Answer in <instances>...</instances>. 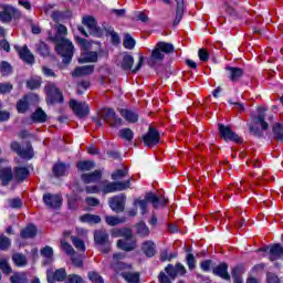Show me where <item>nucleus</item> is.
Masks as SVG:
<instances>
[{
    "mask_svg": "<svg viewBox=\"0 0 283 283\" xmlns=\"http://www.w3.org/2000/svg\"><path fill=\"white\" fill-rule=\"evenodd\" d=\"M11 149L20 156V158H25L30 160L34 156V150L32 149V144L28 143L25 147H21V144L18 142L11 143Z\"/></svg>",
    "mask_w": 283,
    "mask_h": 283,
    "instance_id": "obj_12",
    "label": "nucleus"
},
{
    "mask_svg": "<svg viewBox=\"0 0 283 283\" xmlns=\"http://www.w3.org/2000/svg\"><path fill=\"white\" fill-rule=\"evenodd\" d=\"M213 275L218 277H222V280H231V275L229 274V264L220 263L212 270Z\"/></svg>",
    "mask_w": 283,
    "mask_h": 283,
    "instance_id": "obj_23",
    "label": "nucleus"
},
{
    "mask_svg": "<svg viewBox=\"0 0 283 283\" xmlns=\"http://www.w3.org/2000/svg\"><path fill=\"white\" fill-rule=\"evenodd\" d=\"M124 48L126 50H134L136 48V40L129 35V33L124 36Z\"/></svg>",
    "mask_w": 283,
    "mask_h": 283,
    "instance_id": "obj_47",
    "label": "nucleus"
},
{
    "mask_svg": "<svg viewBox=\"0 0 283 283\" xmlns=\"http://www.w3.org/2000/svg\"><path fill=\"white\" fill-rule=\"evenodd\" d=\"M120 138H124V140L132 142L134 140V132L129 128H123L119 130Z\"/></svg>",
    "mask_w": 283,
    "mask_h": 283,
    "instance_id": "obj_51",
    "label": "nucleus"
},
{
    "mask_svg": "<svg viewBox=\"0 0 283 283\" xmlns=\"http://www.w3.org/2000/svg\"><path fill=\"white\" fill-rule=\"evenodd\" d=\"M81 178H82L83 182H85V185H90L92 182H98V180H101V178H103V171L95 170L91 174H83Z\"/></svg>",
    "mask_w": 283,
    "mask_h": 283,
    "instance_id": "obj_24",
    "label": "nucleus"
},
{
    "mask_svg": "<svg viewBox=\"0 0 283 283\" xmlns=\"http://www.w3.org/2000/svg\"><path fill=\"white\" fill-rule=\"evenodd\" d=\"M137 234H139L140 238H147L149 235V228L145 222L137 223Z\"/></svg>",
    "mask_w": 283,
    "mask_h": 283,
    "instance_id": "obj_44",
    "label": "nucleus"
},
{
    "mask_svg": "<svg viewBox=\"0 0 283 283\" xmlns=\"http://www.w3.org/2000/svg\"><path fill=\"white\" fill-rule=\"evenodd\" d=\"M43 202L49 209H61L63 205V197L61 195L45 193L43 196Z\"/></svg>",
    "mask_w": 283,
    "mask_h": 283,
    "instance_id": "obj_17",
    "label": "nucleus"
},
{
    "mask_svg": "<svg viewBox=\"0 0 283 283\" xmlns=\"http://www.w3.org/2000/svg\"><path fill=\"white\" fill-rule=\"evenodd\" d=\"M266 282L268 283H280V279L277 277V275H275L273 273H268Z\"/></svg>",
    "mask_w": 283,
    "mask_h": 283,
    "instance_id": "obj_64",
    "label": "nucleus"
},
{
    "mask_svg": "<svg viewBox=\"0 0 283 283\" xmlns=\"http://www.w3.org/2000/svg\"><path fill=\"white\" fill-rule=\"evenodd\" d=\"M273 135L275 140L283 143V125L280 123L274 124L273 126Z\"/></svg>",
    "mask_w": 283,
    "mask_h": 283,
    "instance_id": "obj_41",
    "label": "nucleus"
},
{
    "mask_svg": "<svg viewBox=\"0 0 283 283\" xmlns=\"http://www.w3.org/2000/svg\"><path fill=\"white\" fill-rule=\"evenodd\" d=\"M94 240L102 253H109V234L105 230H96Z\"/></svg>",
    "mask_w": 283,
    "mask_h": 283,
    "instance_id": "obj_7",
    "label": "nucleus"
},
{
    "mask_svg": "<svg viewBox=\"0 0 283 283\" xmlns=\"http://www.w3.org/2000/svg\"><path fill=\"white\" fill-rule=\"evenodd\" d=\"M117 247L120 251H134V249H136V241H134V239H119L117 241Z\"/></svg>",
    "mask_w": 283,
    "mask_h": 283,
    "instance_id": "obj_25",
    "label": "nucleus"
},
{
    "mask_svg": "<svg viewBox=\"0 0 283 283\" xmlns=\"http://www.w3.org/2000/svg\"><path fill=\"white\" fill-rule=\"evenodd\" d=\"M65 34H67V28L63 24H59L57 33L54 38V41L56 42L55 50L57 54H61L63 57V63L67 65L74 56V44H72V41L63 38Z\"/></svg>",
    "mask_w": 283,
    "mask_h": 283,
    "instance_id": "obj_1",
    "label": "nucleus"
},
{
    "mask_svg": "<svg viewBox=\"0 0 283 283\" xmlns=\"http://www.w3.org/2000/svg\"><path fill=\"white\" fill-rule=\"evenodd\" d=\"M133 66H134V56L129 54L124 55L120 67L127 71V70H132Z\"/></svg>",
    "mask_w": 283,
    "mask_h": 283,
    "instance_id": "obj_42",
    "label": "nucleus"
},
{
    "mask_svg": "<svg viewBox=\"0 0 283 283\" xmlns=\"http://www.w3.org/2000/svg\"><path fill=\"white\" fill-rule=\"evenodd\" d=\"M12 261L14 262L15 266H27L28 264V259L25 255L21 253H15L12 255Z\"/></svg>",
    "mask_w": 283,
    "mask_h": 283,
    "instance_id": "obj_40",
    "label": "nucleus"
},
{
    "mask_svg": "<svg viewBox=\"0 0 283 283\" xmlns=\"http://www.w3.org/2000/svg\"><path fill=\"white\" fill-rule=\"evenodd\" d=\"M227 70L229 72V78L230 81H232V83H235V81H240V78H242V75L244 74V71H242V69L240 67L229 66L227 67Z\"/></svg>",
    "mask_w": 283,
    "mask_h": 283,
    "instance_id": "obj_32",
    "label": "nucleus"
},
{
    "mask_svg": "<svg viewBox=\"0 0 283 283\" xmlns=\"http://www.w3.org/2000/svg\"><path fill=\"white\" fill-rule=\"evenodd\" d=\"M143 140L146 147H155V145L160 143V134L156 128L149 127L147 134L144 135Z\"/></svg>",
    "mask_w": 283,
    "mask_h": 283,
    "instance_id": "obj_16",
    "label": "nucleus"
},
{
    "mask_svg": "<svg viewBox=\"0 0 283 283\" xmlns=\"http://www.w3.org/2000/svg\"><path fill=\"white\" fill-rule=\"evenodd\" d=\"M70 107L78 118H85L90 114V106L85 102H77L75 99L70 101Z\"/></svg>",
    "mask_w": 283,
    "mask_h": 283,
    "instance_id": "obj_15",
    "label": "nucleus"
},
{
    "mask_svg": "<svg viewBox=\"0 0 283 283\" xmlns=\"http://www.w3.org/2000/svg\"><path fill=\"white\" fill-rule=\"evenodd\" d=\"M0 269L4 275H10V273H12V268L8 264V260L6 259H0Z\"/></svg>",
    "mask_w": 283,
    "mask_h": 283,
    "instance_id": "obj_54",
    "label": "nucleus"
},
{
    "mask_svg": "<svg viewBox=\"0 0 283 283\" xmlns=\"http://www.w3.org/2000/svg\"><path fill=\"white\" fill-rule=\"evenodd\" d=\"M186 262L189 271H193V269H196V256L193 254L188 253L186 255Z\"/></svg>",
    "mask_w": 283,
    "mask_h": 283,
    "instance_id": "obj_56",
    "label": "nucleus"
},
{
    "mask_svg": "<svg viewBox=\"0 0 283 283\" xmlns=\"http://www.w3.org/2000/svg\"><path fill=\"white\" fill-rule=\"evenodd\" d=\"M27 87H29V90H39V87H41V77H31L27 82Z\"/></svg>",
    "mask_w": 283,
    "mask_h": 283,
    "instance_id": "obj_49",
    "label": "nucleus"
},
{
    "mask_svg": "<svg viewBox=\"0 0 283 283\" xmlns=\"http://www.w3.org/2000/svg\"><path fill=\"white\" fill-rule=\"evenodd\" d=\"M10 244H12V241L8 237L1 234L0 235V251H8V249H10Z\"/></svg>",
    "mask_w": 283,
    "mask_h": 283,
    "instance_id": "obj_52",
    "label": "nucleus"
},
{
    "mask_svg": "<svg viewBox=\"0 0 283 283\" xmlns=\"http://www.w3.org/2000/svg\"><path fill=\"white\" fill-rule=\"evenodd\" d=\"M82 23L87 27L90 34H93V36L101 38L105 34V31L96 25L94 17H84Z\"/></svg>",
    "mask_w": 283,
    "mask_h": 283,
    "instance_id": "obj_14",
    "label": "nucleus"
},
{
    "mask_svg": "<svg viewBox=\"0 0 283 283\" xmlns=\"http://www.w3.org/2000/svg\"><path fill=\"white\" fill-rule=\"evenodd\" d=\"M76 167L80 171H91V169H94L95 165L94 161H80Z\"/></svg>",
    "mask_w": 283,
    "mask_h": 283,
    "instance_id": "obj_45",
    "label": "nucleus"
},
{
    "mask_svg": "<svg viewBox=\"0 0 283 283\" xmlns=\"http://www.w3.org/2000/svg\"><path fill=\"white\" fill-rule=\"evenodd\" d=\"M41 255L42 258H44V261H43L44 265L52 264V262H54V250L52 249V247L45 245L41 250Z\"/></svg>",
    "mask_w": 283,
    "mask_h": 283,
    "instance_id": "obj_27",
    "label": "nucleus"
},
{
    "mask_svg": "<svg viewBox=\"0 0 283 283\" xmlns=\"http://www.w3.org/2000/svg\"><path fill=\"white\" fill-rule=\"evenodd\" d=\"M67 202H69V207L72 210H74L78 207V198H76L74 196H69Z\"/></svg>",
    "mask_w": 283,
    "mask_h": 283,
    "instance_id": "obj_63",
    "label": "nucleus"
},
{
    "mask_svg": "<svg viewBox=\"0 0 283 283\" xmlns=\"http://www.w3.org/2000/svg\"><path fill=\"white\" fill-rule=\"evenodd\" d=\"M242 273H244V268L242 265H238V266L233 268V270H232L233 280H241Z\"/></svg>",
    "mask_w": 283,
    "mask_h": 283,
    "instance_id": "obj_57",
    "label": "nucleus"
},
{
    "mask_svg": "<svg viewBox=\"0 0 283 283\" xmlns=\"http://www.w3.org/2000/svg\"><path fill=\"white\" fill-rule=\"evenodd\" d=\"M219 134L226 142L231 140L232 143H242V138L231 129V126L219 124Z\"/></svg>",
    "mask_w": 283,
    "mask_h": 283,
    "instance_id": "obj_13",
    "label": "nucleus"
},
{
    "mask_svg": "<svg viewBox=\"0 0 283 283\" xmlns=\"http://www.w3.org/2000/svg\"><path fill=\"white\" fill-rule=\"evenodd\" d=\"M101 116L111 127H120V125H123V119H120L112 108H104L101 112Z\"/></svg>",
    "mask_w": 283,
    "mask_h": 283,
    "instance_id": "obj_11",
    "label": "nucleus"
},
{
    "mask_svg": "<svg viewBox=\"0 0 283 283\" xmlns=\"http://www.w3.org/2000/svg\"><path fill=\"white\" fill-rule=\"evenodd\" d=\"M19 17H21V12L12 6H7L4 10L0 12V21H2V23H9L12 19H19Z\"/></svg>",
    "mask_w": 283,
    "mask_h": 283,
    "instance_id": "obj_18",
    "label": "nucleus"
},
{
    "mask_svg": "<svg viewBox=\"0 0 283 283\" xmlns=\"http://www.w3.org/2000/svg\"><path fill=\"white\" fill-rule=\"evenodd\" d=\"M119 114L127 123H137L138 122V113L132 109H120Z\"/></svg>",
    "mask_w": 283,
    "mask_h": 283,
    "instance_id": "obj_31",
    "label": "nucleus"
},
{
    "mask_svg": "<svg viewBox=\"0 0 283 283\" xmlns=\"http://www.w3.org/2000/svg\"><path fill=\"white\" fill-rule=\"evenodd\" d=\"M98 61V53L83 52L78 59V63H96Z\"/></svg>",
    "mask_w": 283,
    "mask_h": 283,
    "instance_id": "obj_30",
    "label": "nucleus"
},
{
    "mask_svg": "<svg viewBox=\"0 0 283 283\" xmlns=\"http://www.w3.org/2000/svg\"><path fill=\"white\" fill-rule=\"evenodd\" d=\"M128 170L127 168L124 169H117L116 171H114L111 175L112 180H123V178H125V176H127Z\"/></svg>",
    "mask_w": 283,
    "mask_h": 283,
    "instance_id": "obj_50",
    "label": "nucleus"
},
{
    "mask_svg": "<svg viewBox=\"0 0 283 283\" xmlns=\"http://www.w3.org/2000/svg\"><path fill=\"white\" fill-rule=\"evenodd\" d=\"M65 283H85V282L83 281V277H81V275L71 274L66 276Z\"/></svg>",
    "mask_w": 283,
    "mask_h": 283,
    "instance_id": "obj_59",
    "label": "nucleus"
},
{
    "mask_svg": "<svg viewBox=\"0 0 283 283\" xmlns=\"http://www.w3.org/2000/svg\"><path fill=\"white\" fill-rule=\"evenodd\" d=\"M21 238L24 240H30L32 238H35L36 235V226L30 223L20 232Z\"/></svg>",
    "mask_w": 283,
    "mask_h": 283,
    "instance_id": "obj_28",
    "label": "nucleus"
},
{
    "mask_svg": "<svg viewBox=\"0 0 283 283\" xmlns=\"http://www.w3.org/2000/svg\"><path fill=\"white\" fill-rule=\"evenodd\" d=\"M46 280L49 283L63 282V280H67V272L64 268L56 270L53 274L48 271Z\"/></svg>",
    "mask_w": 283,
    "mask_h": 283,
    "instance_id": "obj_21",
    "label": "nucleus"
},
{
    "mask_svg": "<svg viewBox=\"0 0 283 283\" xmlns=\"http://www.w3.org/2000/svg\"><path fill=\"white\" fill-rule=\"evenodd\" d=\"M30 176V170L25 167H20L15 169V178L17 180H25V177Z\"/></svg>",
    "mask_w": 283,
    "mask_h": 283,
    "instance_id": "obj_48",
    "label": "nucleus"
},
{
    "mask_svg": "<svg viewBox=\"0 0 283 283\" xmlns=\"http://www.w3.org/2000/svg\"><path fill=\"white\" fill-rule=\"evenodd\" d=\"M31 118L34 123H45L48 120V114L43 112L42 108H38L32 115Z\"/></svg>",
    "mask_w": 283,
    "mask_h": 283,
    "instance_id": "obj_39",
    "label": "nucleus"
},
{
    "mask_svg": "<svg viewBox=\"0 0 283 283\" xmlns=\"http://www.w3.org/2000/svg\"><path fill=\"white\" fill-rule=\"evenodd\" d=\"M71 241L77 251L85 252V242H83V240H81L78 237H71Z\"/></svg>",
    "mask_w": 283,
    "mask_h": 283,
    "instance_id": "obj_53",
    "label": "nucleus"
},
{
    "mask_svg": "<svg viewBox=\"0 0 283 283\" xmlns=\"http://www.w3.org/2000/svg\"><path fill=\"white\" fill-rule=\"evenodd\" d=\"M0 72L3 76H8V74H12V66L10 63L3 61L0 65Z\"/></svg>",
    "mask_w": 283,
    "mask_h": 283,
    "instance_id": "obj_55",
    "label": "nucleus"
},
{
    "mask_svg": "<svg viewBox=\"0 0 283 283\" xmlns=\"http://www.w3.org/2000/svg\"><path fill=\"white\" fill-rule=\"evenodd\" d=\"M174 50V44L167 42H158L154 48L150 57L148 59V65L150 67H156V65L163 63L165 60V54H171Z\"/></svg>",
    "mask_w": 283,
    "mask_h": 283,
    "instance_id": "obj_3",
    "label": "nucleus"
},
{
    "mask_svg": "<svg viewBox=\"0 0 283 283\" xmlns=\"http://www.w3.org/2000/svg\"><path fill=\"white\" fill-rule=\"evenodd\" d=\"M127 197L123 193L112 197L108 200L112 211H124Z\"/></svg>",
    "mask_w": 283,
    "mask_h": 283,
    "instance_id": "obj_19",
    "label": "nucleus"
},
{
    "mask_svg": "<svg viewBox=\"0 0 283 283\" xmlns=\"http://www.w3.org/2000/svg\"><path fill=\"white\" fill-rule=\"evenodd\" d=\"M273 120V115L266 113V108L259 107L258 114L251 116L250 132L253 136H262V132L269 129V122ZM260 127L262 132L260 130Z\"/></svg>",
    "mask_w": 283,
    "mask_h": 283,
    "instance_id": "obj_2",
    "label": "nucleus"
},
{
    "mask_svg": "<svg viewBox=\"0 0 283 283\" xmlns=\"http://www.w3.org/2000/svg\"><path fill=\"white\" fill-rule=\"evenodd\" d=\"M133 207L135 211H140V213H149V211H151L150 192H147L144 197L134 199Z\"/></svg>",
    "mask_w": 283,
    "mask_h": 283,
    "instance_id": "obj_5",
    "label": "nucleus"
},
{
    "mask_svg": "<svg viewBox=\"0 0 283 283\" xmlns=\"http://www.w3.org/2000/svg\"><path fill=\"white\" fill-rule=\"evenodd\" d=\"M198 56L200 61L207 63V61H209V51H207L206 49H200L198 52Z\"/></svg>",
    "mask_w": 283,
    "mask_h": 283,
    "instance_id": "obj_62",
    "label": "nucleus"
},
{
    "mask_svg": "<svg viewBox=\"0 0 283 283\" xmlns=\"http://www.w3.org/2000/svg\"><path fill=\"white\" fill-rule=\"evenodd\" d=\"M165 271L172 280H176L178 275H185V273H187V269L181 263H176L175 266L172 264H168Z\"/></svg>",
    "mask_w": 283,
    "mask_h": 283,
    "instance_id": "obj_20",
    "label": "nucleus"
},
{
    "mask_svg": "<svg viewBox=\"0 0 283 283\" xmlns=\"http://www.w3.org/2000/svg\"><path fill=\"white\" fill-rule=\"evenodd\" d=\"M123 258H125V255L123 253H115L113 255V262L111 264V268L113 269V271H115V273L123 275V273H127V271H130L132 269V264H126L123 261Z\"/></svg>",
    "mask_w": 283,
    "mask_h": 283,
    "instance_id": "obj_9",
    "label": "nucleus"
},
{
    "mask_svg": "<svg viewBox=\"0 0 283 283\" xmlns=\"http://www.w3.org/2000/svg\"><path fill=\"white\" fill-rule=\"evenodd\" d=\"M150 207L151 211H160L169 205V198L163 193L150 192Z\"/></svg>",
    "mask_w": 283,
    "mask_h": 283,
    "instance_id": "obj_8",
    "label": "nucleus"
},
{
    "mask_svg": "<svg viewBox=\"0 0 283 283\" xmlns=\"http://www.w3.org/2000/svg\"><path fill=\"white\" fill-rule=\"evenodd\" d=\"M15 50H17L20 59L22 61H24V63H29V65H32V63H34V54H32V52H30V49H28L27 45L15 46Z\"/></svg>",
    "mask_w": 283,
    "mask_h": 283,
    "instance_id": "obj_22",
    "label": "nucleus"
},
{
    "mask_svg": "<svg viewBox=\"0 0 283 283\" xmlns=\"http://www.w3.org/2000/svg\"><path fill=\"white\" fill-rule=\"evenodd\" d=\"M44 90L48 103L51 105H53V103H63V93L56 88L55 84L49 83Z\"/></svg>",
    "mask_w": 283,
    "mask_h": 283,
    "instance_id": "obj_10",
    "label": "nucleus"
},
{
    "mask_svg": "<svg viewBox=\"0 0 283 283\" xmlns=\"http://www.w3.org/2000/svg\"><path fill=\"white\" fill-rule=\"evenodd\" d=\"M122 277L125 280L127 283H138L140 282V274L138 272H122Z\"/></svg>",
    "mask_w": 283,
    "mask_h": 283,
    "instance_id": "obj_34",
    "label": "nucleus"
},
{
    "mask_svg": "<svg viewBox=\"0 0 283 283\" xmlns=\"http://www.w3.org/2000/svg\"><path fill=\"white\" fill-rule=\"evenodd\" d=\"M67 169H70L69 165H65L63 163L55 164L53 166V174L54 176H56V178H59L61 176H65V174H67Z\"/></svg>",
    "mask_w": 283,
    "mask_h": 283,
    "instance_id": "obj_38",
    "label": "nucleus"
},
{
    "mask_svg": "<svg viewBox=\"0 0 283 283\" xmlns=\"http://www.w3.org/2000/svg\"><path fill=\"white\" fill-rule=\"evenodd\" d=\"M132 187V179L126 181H111L106 182L102 188L103 193H116V191H125Z\"/></svg>",
    "mask_w": 283,
    "mask_h": 283,
    "instance_id": "obj_4",
    "label": "nucleus"
},
{
    "mask_svg": "<svg viewBox=\"0 0 283 283\" xmlns=\"http://www.w3.org/2000/svg\"><path fill=\"white\" fill-rule=\"evenodd\" d=\"M62 244V250L66 253V255H70L72 258V255H74V248H72V245L65 241H61Z\"/></svg>",
    "mask_w": 283,
    "mask_h": 283,
    "instance_id": "obj_60",
    "label": "nucleus"
},
{
    "mask_svg": "<svg viewBox=\"0 0 283 283\" xmlns=\"http://www.w3.org/2000/svg\"><path fill=\"white\" fill-rule=\"evenodd\" d=\"M88 280L93 283H105L103 277L98 275V272H88Z\"/></svg>",
    "mask_w": 283,
    "mask_h": 283,
    "instance_id": "obj_58",
    "label": "nucleus"
},
{
    "mask_svg": "<svg viewBox=\"0 0 283 283\" xmlns=\"http://www.w3.org/2000/svg\"><path fill=\"white\" fill-rule=\"evenodd\" d=\"M72 264L76 266L77 269H81L83 266V256L77 255L75 256L74 254L71 256Z\"/></svg>",
    "mask_w": 283,
    "mask_h": 283,
    "instance_id": "obj_61",
    "label": "nucleus"
},
{
    "mask_svg": "<svg viewBox=\"0 0 283 283\" xmlns=\"http://www.w3.org/2000/svg\"><path fill=\"white\" fill-rule=\"evenodd\" d=\"M35 48L40 56H50V49L44 42H39L38 44H35Z\"/></svg>",
    "mask_w": 283,
    "mask_h": 283,
    "instance_id": "obj_43",
    "label": "nucleus"
},
{
    "mask_svg": "<svg viewBox=\"0 0 283 283\" xmlns=\"http://www.w3.org/2000/svg\"><path fill=\"white\" fill-rule=\"evenodd\" d=\"M11 283H30L28 280V274L25 272H15L10 276Z\"/></svg>",
    "mask_w": 283,
    "mask_h": 283,
    "instance_id": "obj_36",
    "label": "nucleus"
},
{
    "mask_svg": "<svg viewBox=\"0 0 283 283\" xmlns=\"http://www.w3.org/2000/svg\"><path fill=\"white\" fill-rule=\"evenodd\" d=\"M94 72V65L78 66L74 70L73 76H87Z\"/></svg>",
    "mask_w": 283,
    "mask_h": 283,
    "instance_id": "obj_33",
    "label": "nucleus"
},
{
    "mask_svg": "<svg viewBox=\"0 0 283 283\" xmlns=\"http://www.w3.org/2000/svg\"><path fill=\"white\" fill-rule=\"evenodd\" d=\"M124 222H127V218H125V217L106 216V223L109 227H116L117 224H124Z\"/></svg>",
    "mask_w": 283,
    "mask_h": 283,
    "instance_id": "obj_35",
    "label": "nucleus"
},
{
    "mask_svg": "<svg viewBox=\"0 0 283 283\" xmlns=\"http://www.w3.org/2000/svg\"><path fill=\"white\" fill-rule=\"evenodd\" d=\"M142 251L147 258L156 255V243L154 241H145L142 245Z\"/></svg>",
    "mask_w": 283,
    "mask_h": 283,
    "instance_id": "obj_29",
    "label": "nucleus"
},
{
    "mask_svg": "<svg viewBox=\"0 0 283 283\" xmlns=\"http://www.w3.org/2000/svg\"><path fill=\"white\" fill-rule=\"evenodd\" d=\"M28 98L29 96H24L17 103V109L19 114H25V112H28Z\"/></svg>",
    "mask_w": 283,
    "mask_h": 283,
    "instance_id": "obj_46",
    "label": "nucleus"
},
{
    "mask_svg": "<svg viewBox=\"0 0 283 283\" xmlns=\"http://www.w3.org/2000/svg\"><path fill=\"white\" fill-rule=\"evenodd\" d=\"M259 251H262L263 253H269V260H271V262H275V260H283V247L280 243L265 245L259 249Z\"/></svg>",
    "mask_w": 283,
    "mask_h": 283,
    "instance_id": "obj_6",
    "label": "nucleus"
},
{
    "mask_svg": "<svg viewBox=\"0 0 283 283\" xmlns=\"http://www.w3.org/2000/svg\"><path fill=\"white\" fill-rule=\"evenodd\" d=\"M81 222H84L86 224H98L101 222V217L97 214H84L80 217Z\"/></svg>",
    "mask_w": 283,
    "mask_h": 283,
    "instance_id": "obj_37",
    "label": "nucleus"
},
{
    "mask_svg": "<svg viewBox=\"0 0 283 283\" xmlns=\"http://www.w3.org/2000/svg\"><path fill=\"white\" fill-rule=\"evenodd\" d=\"M12 178H14V175L12 174V168L7 167V168L0 169V180H2L1 182L2 187H8Z\"/></svg>",
    "mask_w": 283,
    "mask_h": 283,
    "instance_id": "obj_26",
    "label": "nucleus"
}]
</instances>
